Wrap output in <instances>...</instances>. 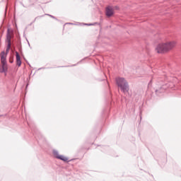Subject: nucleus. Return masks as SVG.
I'll return each mask as SVG.
<instances>
[{
	"label": "nucleus",
	"instance_id": "nucleus-8",
	"mask_svg": "<svg viewBox=\"0 0 181 181\" xmlns=\"http://www.w3.org/2000/svg\"><path fill=\"white\" fill-rule=\"evenodd\" d=\"M37 1V0H29L30 5V6L35 5V4H36V1Z\"/></svg>",
	"mask_w": 181,
	"mask_h": 181
},
{
	"label": "nucleus",
	"instance_id": "nucleus-14",
	"mask_svg": "<svg viewBox=\"0 0 181 181\" xmlns=\"http://www.w3.org/2000/svg\"><path fill=\"white\" fill-rule=\"evenodd\" d=\"M158 91H159V90H156V93H158Z\"/></svg>",
	"mask_w": 181,
	"mask_h": 181
},
{
	"label": "nucleus",
	"instance_id": "nucleus-1",
	"mask_svg": "<svg viewBox=\"0 0 181 181\" xmlns=\"http://www.w3.org/2000/svg\"><path fill=\"white\" fill-rule=\"evenodd\" d=\"M176 43L175 42H169L164 44H159L157 45L156 50L157 53L163 54L168 53L169 50H172V48L175 46Z\"/></svg>",
	"mask_w": 181,
	"mask_h": 181
},
{
	"label": "nucleus",
	"instance_id": "nucleus-10",
	"mask_svg": "<svg viewBox=\"0 0 181 181\" xmlns=\"http://www.w3.org/2000/svg\"><path fill=\"white\" fill-rule=\"evenodd\" d=\"M48 16H50V18H52L53 19H56V17H54V16L52 15H50V14H47Z\"/></svg>",
	"mask_w": 181,
	"mask_h": 181
},
{
	"label": "nucleus",
	"instance_id": "nucleus-15",
	"mask_svg": "<svg viewBox=\"0 0 181 181\" xmlns=\"http://www.w3.org/2000/svg\"><path fill=\"white\" fill-rule=\"evenodd\" d=\"M36 19H37V18H35V20H34V21H33V22H35V21H36Z\"/></svg>",
	"mask_w": 181,
	"mask_h": 181
},
{
	"label": "nucleus",
	"instance_id": "nucleus-6",
	"mask_svg": "<svg viewBox=\"0 0 181 181\" xmlns=\"http://www.w3.org/2000/svg\"><path fill=\"white\" fill-rule=\"evenodd\" d=\"M16 66H18V67H21V66H22V60H21V55L18 51L16 52Z\"/></svg>",
	"mask_w": 181,
	"mask_h": 181
},
{
	"label": "nucleus",
	"instance_id": "nucleus-9",
	"mask_svg": "<svg viewBox=\"0 0 181 181\" xmlns=\"http://www.w3.org/2000/svg\"><path fill=\"white\" fill-rule=\"evenodd\" d=\"M95 24H97V23H86L85 25H86V26H94V25Z\"/></svg>",
	"mask_w": 181,
	"mask_h": 181
},
{
	"label": "nucleus",
	"instance_id": "nucleus-11",
	"mask_svg": "<svg viewBox=\"0 0 181 181\" xmlns=\"http://www.w3.org/2000/svg\"><path fill=\"white\" fill-rule=\"evenodd\" d=\"M9 63H13V58H11L9 59Z\"/></svg>",
	"mask_w": 181,
	"mask_h": 181
},
{
	"label": "nucleus",
	"instance_id": "nucleus-3",
	"mask_svg": "<svg viewBox=\"0 0 181 181\" xmlns=\"http://www.w3.org/2000/svg\"><path fill=\"white\" fill-rule=\"evenodd\" d=\"M2 55L1 57V70L0 71L1 73H4L5 76H6L8 73V64L6 63V56H5V52H1Z\"/></svg>",
	"mask_w": 181,
	"mask_h": 181
},
{
	"label": "nucleus",
	"instance_id": "nucleus-7",
	"mask_svg": "<svg viewBox=\"0 0 181 181\" xmlns=\"http://www.w3.org/2000/svg\"><path fill=\"white\" fill-rule=\"evenodd\" d=\"M114 15V10H112V8L111 7H107L106 8V16L107 18H111Z\"/></svg>",
	"mask_w": 181,
	"mask_h": 181
},
{
	"label": "nucleus",
	"instance_id": "nucleus-2",
	"mask_svg": "<svg viewBox=\"0 0 181 181\" xmlns=\"http://www.w3.org/2000/svg\"><path fill=\"white\" fill-rule=\"evenodd\" d=\"M117 86L120 88L121 91L126 94L129 91V85L128 84V81L125 80L124 78H116Z\"/></svg>",
	"mask_w": 181,
	"mask_h": 181
},
{
	"label": "nucleus",
	"instance_id": "nucleus-4",
	"mask_svg": "<svg viewBox=\"0 0 181 181\" xmlns=\"http://www.w3.org/2000/svg\"><path fill=\"white\" fill-rule=\"evenodd\" d=\"M11 39H12V36L11 35V29H7L6 33V42H8L7 47L6 49V54H8L9 53V50H11Z\"/></svg>",
	"mask_w": 181,
	"mask_h": 181
},
{
	"label": "nucleus",
	"instance_id": "nucleus-16",
	"mask_svg": "<svg viewBox=\"0 0 181 181\" xmlns=\"http://www.w3.org/2000/svg\"><path fill=\"white\" fill-rule=\"evenodd\" d=\"M29 46H30V42H28Z\"/></svg>",
	"mask_w": 181,
	"mask_h": 181
},
{
	"label": "nucleus",
	"instance_id": "nucleus-13",
	"mask_svg": "<svg viewBox=\"0 0 181 181\" xmlns=\"http://www.w3.org/2000/svg\"><path fill=\"white\" fill-rule=\"evenodd\" d=\"M1 70H2V68H1V65H0V71H1ZM0 73H1V71H0Z\"/></svg>",
	"mask_w": 181,
	"mask_h": 181
},
{
	"label": "nucleus",
	"instance_id": "nucleus-5",
	"mask_svg": "<svg viewBox=\"0 0 181 181\" xmlns=\"http://www.w3.org/2000/svg\"><path fill=\"white\" fill-rule=\"evenodd\" d=\"M53 153L56 159H59V160H62L63 162H66L67 163H69V162H71V160H69V158H67L64 156L59 155V151H54Z\"/></svg>",
	"mask_w": 181,
	"mask_h": 181
},
{
	"label": "nucleus",
	"instance_id": "nucleus-12",
	"mask_svg": "<svg viewBox=\"0 0 181 181\" xmlns=\"http://www.w3.org/2000/svg\"><path fill=\"white\" fill-rule=\"evenodd\" d=\"M115 8H116V9H119V7H118V6H115Z\"/></svg>",
	"mask_w": 181,
	"mask_h": 181
}]
</instances>
